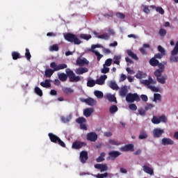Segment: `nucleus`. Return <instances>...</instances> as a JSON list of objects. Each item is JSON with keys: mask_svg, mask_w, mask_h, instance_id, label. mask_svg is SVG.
I'll return each mask as SVG.
<instances>
[{"mask_svg": "<svg viewBox=\"0 0 178 178\" xmlns=\"http://www.w3.org/2000/svg\"><path fill=\"white\" fill-rule=\"evenodd\" d=\"M65 73L62 72L58 74V77L60 81H66L67 77L70 83H77L81 80L80 76H76V74L72 71L70 68L65 70Z\"/></svg>", "mask_w": 178, "mask_h": 178, "instance_id": "1", "label": "nucleus"}, {"mask_svg": "<svg viewBox=\"0 0 178 178\" xmlns=\"http://www.w3.org/2000/svg\"><path fill=\"white\" fill-rule=\"evenodd\" d=\"M64 38L68 42H71L75 45H80L81 44V40H79V38L73 33H67L64 34Z\"/></svg>", "mask_w": 178, "mask_h": 178, "instance_id": "2", "label": "nucleus"}, {"mask_svg": "<svg viewBox=\"0 0 178 178\" xmlns=\"http://www.w3.org/2000/svg\"><path fill=\"white\" fill-rule=\"evenodd\" d=\"M48 136L51 143H54V144H58V145H60V147H63V148H66V144H65V143L62 141V140H60L58 136L52 133H49Z\"/></svg>", "mask_w": 178, "mask_h": 178, "instance_id": "3", "label": "nucleus"}, {"mask_svg": "<svg viewBox=\"0 0 178 178\" xmlns=\"http://www.w3.org/2000/svg\"><path fill=\"white\" fill-rule=\"evenodd\" d=\"M126 101L131 104H133L135 101L140 102V96L137 93H128L126 96Z\"/></svg>", "mask_w": 178, "mask_h": 178, "instance_id": "4", "label": "nucleus"}, {"mask_svg": "<svg viewBox=\"0 0 178 178\" xmlns=\"http://www.w3.org/2000/svg\"><path fill=\"white\" fill-rule=\"evenodd\" d=\"M50 67H51V69H54L55 72H58L59 70H63V69H66L67 67V65L66 64L57 65L56 63L53 62L50 63Z\"/></svg>", "mask_w": 178, "mask_h": 178, "instance_id": "5", "label": "nucleus"}, {"mask_svg": "<svg viewBox=\"0 0 178 178\" xmlns=\"http://www.w3.org/2000/svg\"><path fill=\"white\" fill-rule=\"evenodd\" d=\"M87 145V143L84 142H81L80 140H76L74 141L72 145V149H81L82 147H86Z\"/></svg>", "mask_w": 178, "mask_h": 178, "instance_id": "6", "label": "nucleus"}, {"mask_svg": "<svg viewBox=\"0 0 178 178\" xmlns=\"http://www.w3.org/2000/svg\"><path fill=\"white\" fill-rule=\"evenodd\" d=\"M140 83L141 84H143V86H146L147 88H149L151 84H156V81H154L152 77L149 76L148 79L142 80Z\"/></svg>", "mask_w": 178, "mask_h": 178, "instance_id": "7", "label": "nucleus"}, {"mask_svg": "<svg viewBox=\"0 0 178 178\" xmlns=\"http://www.w3.org/2000/svg\"><path fill=\"white\" fill-rule=\"evenodd\" d=\"M86 139L88 141L95 143L98 140V135L95 132H90L87 134Z\"/></svg>", "mask_w": 178, "mask_h": 178, "instance_id": "8", "label": "nucleus"}, {"mask_svg": "<svg viewBox=\"0 0 178 178\" xmlns=\"http://www.w3.org/2000/svg\"><path fill=\"white\" fill-rule=\"evenodd\" d=\"M157 66L159 69L154 71V76H159L160 74H162L163 72H165V65H163L162 63L159 62Z\"/></svg>", "mask_w": 178, "mask_h": 178, "instance_id": "9", "label": "nucleus"}, {"mask_svg": "<svg viewBox=\"0 0 178 178\" xmlns=\"http://www.w3.org/2000/svg\"><path fill=\"white\" fill-rule=\"evenodd\" d=\"M165 133L163 129H161L160 128H156L153 130V135L154 138H159Z\"/></svg>", "mask_w": 178, "mask_h": 178, "instance_id": "10", "label": "nucleus"}, {"mask_svg": "<svg viewBox=\"0 0 178 178\" xmlns=\"http://www.w3.org/2000/svg\"><path fill=\"white\" fill-rule=\"evenodd\" d=\"M88 63H90V62L86 58H78L76 62V66H84L85 65H88Z\"/></svg>", "mask_w": 178, "mask_h": 178, "instance_id": "11", "label": "nucleus"}, {"mask_svg": "<svg viewBox=\"0 0 178 178\" xmlns=\"http://www.w3.org/2000/svg\"><path fill=\"white\" fill-rule=\"evenodd\" d=\"M88 160V153L86 151H82L80 153V161L81 163H86Z\"/></svg>", "mask_w": 178, "mask_h": 178, "instance_id": "12", "label": "nucleus"}, {"mask_svg": "<svg viewBox=\"0 0 178 178\" xmlns=\"http://www.w3.org/2000/svg\"><path fill=\"white\" fill-rule=\"evenodd\" d=\"M120 150L124 152H127L129 151H131V152H133V151H134V145L133 144L125 145L124 147H122L120 148Z\"/></svg>", "mask_w": 178, "mask_h": 178, "instance_id": "13", "label": "nucleus"}, {"mask_svg": "<svg viewBox=\"0 0 178 178\" xmlns=\"http://www.w3.org/2000/svg\"><path fill=\"white\" fill-rule=\"evenodd\" d=\"M156 77V80L159 83H160L161 84H165V83H166V80H168V75L165 74L163 76H162V74L160 75H154Z\"/></svg>", "mask_w": 178, "mask_h": 178, "instance_id": "14", "label": "nucleus"}, {"mask_svg": "<svg viewBox=\"0 0 178 178\" xmlns=\"http://www.w3.org/2000/svg\"><path fill=\"white\" fill-rule=\"evenodd\" d=\"M95 169H99L100 172H106V170H108V165H106V163L95 164Z\"/></svg>", "mask_w": 178, "mask_h": 178, "instance_id": "15", "label": "nucleus"}, {"mask_svg": "<svg viewBox=\"0 0 178 178\" xmlns=\"http://www.w3.org/2000/svg\"><path fill=\"white\" fill-rule=\"evenodd\" d=\"M108 79V76L106 75H102L100 76L99 79L96 80V84L99 86H104L105 84V80Z\"/></svg>", "mask_w": 178, "mask_h": 178, "instance_id": "16", "label": "nucleus"}, {"mask_svg": "<svg viewBox=\"0 0 178 178\" xmlns=\"http://www.w3.org/2000/svg\"><path fill=\"white\" fill-rule=\"evenodd\" d=\"M162 145H173L175 141L169 138H163L161 141Z\"/></svg>", "mask_w": 178, "mask_h": 178, "instance_id": "17", "label": "nucleus"}, {"mask_svg": "<svg viewBox=\"0 0 178 178\" xmlns=\"http://www.w3.org/2000/svg\"><path fill=\"white\" fill-rule=\"evenodd\" d=\"M108 155H109L111 159H112L113 161H115V159H116V158H118V156H119L120 155H122V153H120V152H118V151H111V152H108Z\"/></svg>", "mask_w": 178, "mask_h": 178, "instance_id": "18", "label": "nucleus"}, {"mask_svg": "<svg viewBox=\"0 0 178 178\" xmlns=\"http://www.w3.org/2000/svg\"><path fill=\"white\" fill-rule=\"evenodd\" d=\"M128 91L127 86H122L119 91L120 96L124 98L127 97Z\"/></svg>", "mask_w": 178, "mask_h": 178, "instance_id": "19", "label": "nucleus"}, {"mask_svg": "<svg viewBox=\"0 0 178 178\" xmlns=\"http://www.w3.org/2000/svg\"><path fill=\"white\" fill-rule=\"evenodd\" d=\"M94 113V108H87L83 111V115L86 118H90Z\"/></svg>", "mask_w": 178, "mask_h": 178, "instance_id": "20", "label": "nucleus"}, {"mask_svg": "<svg viewBox=\"0 0 178 178\" xmlns=\"http://www.w3.org/2000/svg\"><path fill=\"white\" fill-rule=\"evenodd\" d=\"M143 172H145V173H147V175H150L151 176H152V175H154V169H152L151 167L145 165L143 166Z\"/></svg>", "mask_w": 178, "mask_h": 178, "instance_id": "21", "label": "nucleus"}, {"mask_svg": "<svg viewBox=\"0 0 178 178\" xmlns=\"http://www.w3.org/2000/svg\"><path fill=\"white\" fill-rule=\"evenodd\" d=\"M83 102L89 105L90 106H94V105H97V101H95L94 99L89 97L88 99H85L83 100Z\"/></svg>", "mask_w": 178, "mask_h": 178, "instance_id": "22", "label": "nucleus"}, {"mask_svg": "<svg viewBox=\"0 0 178 178\" xmlns=\"http://www.w3.org/2000/svg\"><path fill=\"white\" fill-rule=\"evenodd\" d=\"M88 72V68L87 67L77 68L75 70V73L76 74H84V73H87Z\"/></svg>", "mask_w": 178, "mask_h": 178, "instance_id": "23", "label": "nucleus"}, {"mask_svg": "<svg viewBox=\"0 0 178 178\" xmlns=\"http://www.w3.org/2000/svg\"><path fill=\"white\" fill-rule=\"evenodd\" d=\"M108 86L110 88H111V90H114L115 91H118V90H119V86H118V83H116V82L114 81H111Z\"/></svg>", "mask_w": 178, "mask_h": 178, "instance_id": "24", "label": "nucleus"}, {"mask_svg": "<svg viewBox=\"0 0 178 178\" xmlns=\"http://www.w3.org/2000/svg\"><path fill=\"white\" fill-rule=\"evenodd\" d=\"M54 73H55V69L52 70L49 68L45 70L44 76L46 77H51Z\"/></svg>", "mask_w": 178, "mask_h": 178, "instance_id": "25", "label": "nucleus"}, {"mask_svg": "<svg viewBox=\"0 0 178 178\" xmlns=\"http://www.w3.org/2000/svg\"><path fill=\"white\" fill-rule=\"evenodd\" d=\"M135 77H136V79H145V78L147 77V74H145V73H144V72H141V71H138V72L136 73Z\"/></svg>", "mask_w": 178, "mask_h": 178, "instance_id": "26", "label": "nucleus"}, {"mask_svg": "<svg viewBox=\"0 0 178 178\" xmlns=\"http://www.w3.org/2000/svg\"><path fill=\"white\" fill-rule=\"evenodd\" d=\"M127 55L129 56H131L132 59H134L135 60H138V57L137 56V54H134L131 50H127Z\"/></svg>", "mask_w": 178, "mask_h": 178, "instance_id": "27", "label": "nucleus"}, {"mask_svg": "<svg viewBox=\"0 0 178 178\" xmlns=\"http://www.w3.org/2000/svg\"><path fill=\"white\" fill-rule=\"evenodd\" d=\"M49 79H46L44 82H41L40 86L44 88H49L51 87V83Z\"/></svg>", "mask_w": 178, "mask_h": 178, "instance_id": "28", "label": "nucleus"}, {"mask_svg": "<svg viewBox=\"0 0 178 178\" xmlns=\"http://www.w3.org/2000/svg\"><path fill=\"white\" fill-rule=\"evenodd\" d=\"M12 58L13 60H17V59H22V56L17 51H13Z\"/></svg>", "mask_w": 178, "mask_h": 178, "instance_id": "29", "label": "nucleus"}, {"mask_svg": "<svg viewBox=\"0 0 178 178\" xmlns=\"http://www.w3.org/2000/svg\"><path fill=\"white\" fill-rule=\"evenodd\" d=\"M149 65H151V66H158V64L159 63V60H156V58H155L154 57L152 58L149 61Z\"/></svg>", "mask_w": 178, "mask_h": 178, "instance_id": "30", "label": "nucleus"}, {"mask_svg": "<svg viewBox=\"0 0 178 178\" xmlns=\"http://www.w3.org/2000/svg\"><path fill=\"white\" fill-rule=\"evenodd\" d=\"M106 156V154L105 152H102L99 157L96 159L97 162H104L105 161V156Z\"/></svg>", "mask_w": 178, "mask_h": 178, "instance_id": "31", "label": "nucleus"}, {"mask_svg": "<svg viewBox=\"0 0 178 178\" xmlns=\"http://www.w3.org/2000/svg\"><path fill=\"white\" fill-rule=\"evenodd\" d=\"M60 119H61V121L63 122V123H67V122H70V120L72 119V116L71 115H68L67 117L61 116Z\"/></svg>", "mask_w": 178, "mask_h": 178, "instance_id": "32", "label": "nucleus"}, {"mask_svg": "<svg viewBox=\"0 0 178 178\" xmlns=\"http://www.w3.org/2000/svg\"><path fill=\"white\" fill-rule=\"evenodd\" d=\"M114 61L113 63L115 65H120V59H122V56L118 55V56H114Z\"/></svg>", "mask_w": 178, "mask_h": 178, "instance_id": "33", "label": "nucleus"}, {"mask_svg": "<svg viewBox=\"0 0 178 178\" xmlns=\"http://www.w3.org/2000/svg\"><path fill=\"white\" fill-rule=\"evenodd\" d=\"M94 94L97 98H99V99L104 98V93L99 90H95L94 92Z\"/></svg>", "mask_w": 178, "mask_h": 178, "instance_id": "34", "label": "nucleus"}, {"mask_svg": "<svg viewBox=\"0 0 178 178\" xmlns=\"http://www.w3.org/2000/svg\"><path fill=\"white\" fill-rule=\"evenodd\" d=\"M118 111H119V108H118V106L116 105H113L109 108L110 113H116Z\"/></svg>", "mask_w": 178, "mask_h": 178, "instance_id": "35", "label": "nucleus"}, {"mask_svg": "<svg viewBox=\"0 0 178 178\" xmlns=\"http://www.w3.org/2000/svg\"><path fill=\"white\" fill-rule=\"evenodd\" d=\"M139 140H145V138H148V135H147V133L145 131H141L139 136Z\"/></svg>", "mask_w": 178, "mask_h": 178, "instance_id": "36", "label": "nucleus"}, {"mask_svg": "<svg viewBox=\"0 0 178 178\" xmlns=\"http://www.w3.org/2000/svg\"><path fill=\"white\" fill-rule=\"evenodd\" d=\"M152 122L153 123V124H159V123H161V120H159V118L154 115L152 119Z\"/></svg>", "mask_w": 178, "mask_h": 178, "instance_id": "37", "label": "nucleus"}, {"mask_svg": "<svg viewBox=\"0 0 178 178\" xmlns=\"http://www.w3.org/2000/svg\"><path fill=\"white\" fill-rule=\"evenodd\" d=\"M108 143L111 144V145H120L121 144L120 142L115 139H110Z\"/></svg>", "mask_w": 178, "mask_h": 178, "instance_id": "38", "label": "nucleus"}, {"mask_svg": "<svg viewBox=\"0 0 178 178\" xmlns=\"http://www.w3.org/2000/svg\"><path fill=\"white\" fill-rule=\"evenodd\" d=\"M76 123H79V124H83V123H86L87 122V120L84 118V117H79L76 120Z\"/></svg>", "mask_w": 178, "mask_h": 178, "instance_id": "39", "label": "nucleus"}, {"mask_svg": "<svg viewBox=\"0 0 178 178\" xmlns=\"http://www.w3.org/2000/svg\"><path fill=\"white\" fill-rule=\"evenodd\" d=\"M91 52H92L93 54H95V55H96L98 61L101 60V58H102V56H104L102 54H99V52L95 50H91Z\"/></svg>", "mask_w": 178, "mask_h": 178, "instance_id": "40", "label": "nucleus"}, {"mask_svg": "<svg viewBox=\"0 0 178 178\" xmlns=\"http://www.w3.org/2000/svg\"><path fill=\"white\" fill-rule=\"evenodd\" d=\"M96 81L94 79H88L87 82L88 87H94L95 86Z\"/></svg>", "mask_w": 178, "mask_h": 178, "instance_id": "41", "label": "nucleus"}, {"mask_svg": "<svg viewBox=\"0 0 178 178\" xmlns=\"http://www.w3.org/2000/svg\"><path fill=\"white\" fill-rule=\"evenodd\" d=\"M63 91L65 94H72L74 92L73 89H71L70 88H63Z\"/></svg>", "mask_w": 178, "mask_h": 178, "instance_id": "42", "label": "nucleus"}, {"mask_svg": "<svg viewBox=\"0 0 178 178\" xmlns=\"http://www.w3.org/2000/svg\"><path fill=\"white\" fill-rule=\"evenodd\" d=\"M107 99L110 102H118L116 101V97H115V96L112 95H107Z\"/></svg>", "mask_w": 178, "mask_h": 178, "instance_id": "43", "label": "nucleus"}, {"mask_svg": "<svg viewBox=\"0 0 178 178\" xmlns=\"http://www.w3.org/2000/svg\"><path fill=\"white\" fill-rule=\"evenodd\" d=\"M80 38L83 40H86V41H88V40L91 38V35L82 33L80 35Z\"/></svg>", "mask_w": 178, "mask_h": 178, "instance_id": "44", "label": "nucleus"}, {"mask_svg": "<svg viewBox=\"0 0 178 178\" xmlns=\"http://www.w3.org/2000/svg\"><path fill=\"white\" fill-rule=\"evenodd\" d=\"M50 51H51L52 52H58V51H59V47L58 46V44H53L50 47Z\"/></svg>", "mask_w": 178, "mask_h": 178, "instance_id": "45", "label": "nucleus"}, {"mask_svg": "<svg viewBox=\"0 0 178 178\" xmlns=\"http://www.w3.org/2000/svg\"><path fill=\"white\" fill-rule=\"evenodd\" d=\"M35 92L37 94V95H39V97H42V90L40 89L38 87L35 88Z\"/></svg>", "mask_w": 178, "mask_h": 178, "instance_id": "46", "label": "nucleus"}, {"mask_svg": "<svg viewBox=\"0 0 178 178\" xmlns=\"http://www.w3.org/2000/svg\"><path fill=\"white\" fill-rule=\"evenodd\" d=\"M25 56L27 60H30L31 59V54H30V50L29 49H26Z\"/></svg>", "mask_w": 178, "mask_h": 178, "instance_id": "47", "label": "nucleus"}, {"mask_svg": "<svg viewBox=\"0 0 178 178\" xmlns=\"http://www.w3.org/2000/svg\"><path fill=\"white\" fill-rule=\"evenodd\" d=\"M161 94L155 93L154 95V102H156L157 101H161Z\"/></svg>", "mask_w": 178, "mask_h": 178, "instance_id": "48", "label": "nucleus"}, {"mask_svg": "<svg viewBox=\"0 0 178 178\" xmlns=\"http://www.w3.org/2000/svg\"><path fill=\"white\" fill-rule=\"evenodd\" d=\"M160 120V123H167L168 122V118H166V116L161 115L159 118Z\"/></svg>", "mask_w": 178, "mask_h": 178, "instance_id": "49", "label": "nucleus"}, {"mask_svg": "<svg viewBox=\"0 0 178 178\" xmlns=\"http://www.w3.org/2000/svg\"><path fill=\"white\" fill-rule=\"evenodd\" d=\"M97 38H102V40H109V35H108L106 33L98 35Z\"/></svg>", "mask_w": 178, "mask_h": 178, "instance_id": "50", "label": "nucleus"}, {"mask_svg": "<svg viewBox=\"0 0 178 178\" xmlns=\"http://www.w3.org/2000/svg\"><path fill=\"white\" fill-rule=\"evenodd\" d=\"M159 33L161 37H165L166 35V31L165 29H161Z\"/></svg>", "mask_w": 178, "mask_h": 178, "instance_id": "51", "label": "nucleus"}, {"mask_svg": "<svg viewBox=\"0 0 178 178\" xmlns=\"http://www.w3.org/2000/svg\"><path fill=\"white\" fill-rule=\"evenodd\" d=\"M156 11L158 12V13H160V15H163L165 13V10L162 7H156Z\"/></svg>", "mask_w": 178, "mask_h": 178, "instance_id": "52", "label": "nucleus"}, {"mask_svg": "<svg viewBox=\"0 0 178 178\" xmlns=\"http://www.w3.org/2000/svg\"><path fill=\"white\" fill-rule=\"evenodd\" d=\"M101 72L104 74H106V73H109V67H106L105 65H104V67L102 69Z\"/></svg>", "mask_w": 178, "mask_h": 178, "instance_id": "53", "label": "nucleus"}, {"mask_svg": "<svg viewBox=\"0 0 178 178\" xmlns=\"http://www.w3.org/2000/svg\"><path fill=\"white\" fill-rule=\"evenodd\" d=\"M158 51H159V52H161V54H162V55H165V49L163 47H162V46H161V45L158 46Z\"/></svg>", "mask_w": 178, "mask_h": 178, "instance_id": "54", "label": "nucleus"}, {"mask_svg": "<svg viewBox=\"0 0 178 178\" xmlns=\"http://www.w3.org/2000/svg\"><path fill=\"white\" fill-rule=\"evenodd\" d=\"M115 16L118 18V19H124V17H126V16L124 15V14L122 13H117L115 14Z\"/></svg>", "mask_w": 178, "mask_h": 178, "instance_id": "55", "label": "nucleus"}, {"mask_svg": "<svg viewBox=\"0 0 178 178\" xmlns=\"http://www.w3.org/2000/svg\"><path fill=\"white\" fill-rule=\"evenodd\" d=\"M104 17H113V13L112 11H109L107 13L103 14Z\"/></svg>", "mask_w": 178, "mask_h": 178, "instance_id": "56", "label": "nucleus"}, {"mask_svg": "<svg viewBox=\"0 0 178 178\" xmlns=\"http://www.w3.org/2000/svg\"><path fill=\"white\" fill-rule=\"evenodd\" d=\"M149 89L152 90V91H154V92H159V88L155 86H149Z\"/></svg>", "mask_w": 178, "mask_h": 178, "instance_id": "57", "label": "nucleus"}, {"mask_svg": "<svg viewBox=\"0 0 178 178\" xmlns=\"http://www.w3.org/2000/svg\"><path fill=\"white\" fill-rule=\"evenodd\" d=\"M95 48H102V45L99 44H92L91 46V51H95Z\"/></svg>", "mask_w": 178, "mask_h": 178, "instance_id": "58", "label": "nucleus"}, {"mask_svg": "<svg viewBox=\"0 0 178 178\" xmlns=\"http://www.w3.org/2000/svg\"><path fill=\"white\" fill-rule=\"evenodd\" d=\"M111 65H112V58L106 60L104 66H111Z\"/></svg>", "mask_w": 178, "mask_h": 178, "instance_id": "59", "label": "nucleus"}, {"mask_svg": "<svg viewBox=\"0 0 178 178\" xmlns=\"http://www.w3.org/2000/svg\"><path fill=\"white\" fill-rule=\"evenodd\" d=\"M143 12H145V13H147V15H149V13H150L151 11L149 10L148 6H143Z\"/></svg>", "mask_w": 178, "mask_h": 178, "instance_id": "60", "label": "nucleus"}, {"mask_svg": "<svg viewBox=\"0 0 178 178\" xmlns=\"http://www.w3.org/2000/svg\"><path fill=\"white\" fill-rule=\"evenodd\" d=\"M108 176V172H105L104 174H97L96 175L97 178H104Z\"/></svg>", "mask_w": 178, "mask_h": 178, "instance_id": "61", "label": "nucleus"}, {"mask_svg": "<svg viewBox=\"0 0 178 178\" xmlns=\"http://www.w3.org/2000/svg\"><path fill=\"white\" fill-rule=\"evenodd\" d=\"M129 108L131 111H136L137 109V106L134 104H131L129 105Z\"/></svg>", "mask_w": 178, "mask_h": 178, "instance_id": "62", "label": "nucleus"}, {"mask_svg": "<svg viewBox=\"0 0 178 178\" xmlns=\"http://www.w3.org/2000/svg\"><path fill=\"white\" fill-rule=\"evenodd\" d=\"M163 55L161 53H158L154 55V58L155 59H162V58H163Z\"/></svg>", "mask_w": 178, "mask_h": 178, "instance_id": "63", "label": "nucleus"}, {"mask_svg": "<svg viewBox=\"0 0 178 178\" xmlns=\"http://www.w3.org/2000/svg\"><path fill=\"white\" fill-rule=\"evenodd\" d=\"M154 106H155L154 104H147V105L145 107V111H148V110H149V109H152V108H154Z\"/></svg>", "mask_w": 178, "mask_h": 178, "instance_id": "64", "label": "nucleus"}]
</instances>
